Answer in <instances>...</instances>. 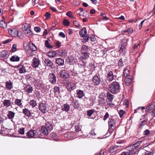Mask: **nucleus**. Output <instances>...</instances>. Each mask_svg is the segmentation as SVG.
Masks as SVG:
<instances>
[{
  "mask_svg": "<svg viewBox=\"0 0 155 155\" xmlns=\"http://www.w3.org/2000/svg\"><path fill=\"white\" fill-rule=\"evenodd\" d=\"M25 128H21L19 129L18 131L19 133L21 134H24L25 133Z\"/></svg>",
  "mask_w": 155,
  "mask_h": 155,
  "instance_id": "56",
  "label": "nucleus"
},
{
  "mask_svg": "<svg viewBox=\"0 0 155 155\" xmlns=\"http://www.w3.org/2000/svg\"><path fill=\"white\" fill-rule=\"evenodd\" d=\"M40 63V61L38 58H34L32 60V66L33 68H36L39 67Z\"/></svg>",
  "mask_w": 155,
  "mask_h": 155,
  "instance_id": "7",
  "label": "nucleus"
},
{
  "mask_svg": "<svg viewBox=\"0 0 155 155\" xmlns=\"http://www.w3.org/2000/svg\"><path fill=\"white\" fill-rule=\"evenodd\" d=\"M75 131L76 132H78V133L80 134L82 133V132L81 131L80 126L79 125H77L75 127Z\"/></svg>",
  "mask_w": 155,
  "mask_h": 155,
  "instance_id": "45",
  "label": "nucleus"
},
{
  "mask_svg": "<svg viewBox=\"0 0 155 155\" xmlns=\"http://www.w3.org/2000/svg\"><path fill=\"white\" fill-rule=\"evenodd\" d=\"M24 31L26 35L28 37L33 34L31 30L30 27L29 28V29L25 30Z\"/></svg>",
  "mask_w": 155,
  "mask_h": 155,
  "instance_id": "40",
  "label": "nucleus"
},
{
  "mask_svg": "<svg viewBox=\"0 0 155 155\" xmlns=\"http://www.w3.org/2000/svg\"><path fill=\"white\" fill-rule=\"evenodd\" d=\"M27 135L29 138H35V130H29L27 132Z\"/></svg>",
  "mask_w": 155,
  "mask_h": 155,
  "instance_id": "15",
  "label": "nucleus"
},
{
  "mask_svg": "<svg viewBox=\"0 0 155 155\" xmlns=\"http://www.w3.org/2000/svg\"><path fill=\"white\" fill-rule=\"evenodd\" d=\"M54 90L55 95L56 97L58 96L59 95L60 92L59 87H58L55 86L54 87Z\"/></svg>",
  "mask_w": 155,
  "mask_h": 155,
  "instance_id": "39",
  "label": "nucleus"
},
{
  "mask_svg": "<svg viewBox=\"0 0 155 155\" xmlns=\"http://www.w3.org/2000/svg\"><path fill=\"white\" fill-rule=\"evenodd\" d=\"M25 90L28 93H32L33 91L32 87L29 84H27L25 87Z\"/></svg>",
  "mask_w": 155,
  "mask_h": 155,
  "instance_id": "22",
  "label": "nucleus"
},
{
  "mask_svg": "<svg viewBox=\"0 0 155 155\" xmlns=\"http://www.w3.org/2000/svg\"><path fill=\"white\" fill-rule=\"evenodd\" d=\"M61 108L62 110L66 112H68L70 110V106L68 104H65L61 106Z\"/></svg>",
  "mask_w": 155,
  "mask_h": 155,
  "instance_id": "21",
  "label": "nucleus"
},
{
  "mask_svg": "<svg viewBox=\"0 0 155 155\" xmlns=\"http://www.w3.org/2000/svg\"><path fill=\"white\" fill-rule=\"evenodd\" d=\"M63 25L65 26H68L69 25L70 22L67 19H64L63 21Z\"/></svg>",
  "mask_w": 155,
  "mask_h": 155,
  "instance_id": "53",
  "label": "nucleus"
},
{
  "mask_svg": "<svg viewBox=\"0 0 155 155\" xmlns=\"http://www.w3.org/2000/svg\"><path fill=\"white\" fill-rule=\"evenodd\" d=\"M15 104L20 107V108H21L23 107L21 103V99H16L15 100Z\"/></svg>",
  "mask_w": 155,
  "mask_h": 155,
  "instance_id": "34",
  "label": "nucleus"
},
{
  "mask_svg": "<svg viewBox=\"0 0 155 155\" xmlns=\"http://www.w3.org/2000/svg\"><path fill=\"white\" fill-rule=\"evenodd\" d=\"M95 110L94 109L87 110V115L89 117H90L93 113L95 112Z\"/></svg>",
  "mask_w": 155,
  "mask_h": 155,
  "instance_id": "48",
  "label": "nucleus"
},
{
  "mask_svg": "<svg viewBox=\"0 0 155 155\" xmlns=\"http://www.w3.org/2000/svg\"><path fill=\"white\" fill-rule=\"evenodd\" d=\"M130 68L129 66L126 67L123 72V76L124 77H127L130 75Z\"/></svg>",
  "mask_w": 155,
  "mask_h": 155,
  "instance_id": "17",
  "label": "nucleus"
},
{
  "mask_svg": "<svg viewBox=\"0 0 155 155\" xmlns=\"http://www.w3.org/2000/svg\"><path fill=\"white\" fill-rule=\"evenodd\" d=\"M55 46L57 48H59L61 46V43L59 41H57L55 43Z\"/></svg>",
  "mask_w": 155,
  "mask_h": 155,
  "instance_id": "60",
  "label": "nucleus"
},
{
  "mask_svg": "<svg viewBox=\"0 0 155 155\" xmlns=\"http://www.w3.org/2000/svg\"><path fill=\"white\" fill-rule=\"evenodd\" d=\"M28 65V64L24 63L22 61L18 65L15 66V68L18 69L20 73H24L27 72Z\"/></svg>",
  "mask_w": 155,
  "mask_h": 155,
  "instance_id": "2",
  "label": "nucleus"
},
{
  "mask_svg": "<svg viewBox=\"0 0 155 155\" xmlns=\"http://www.w3.org/2000/svg\"><path fill=\"white\" fill-rule=\"evenodd\" d=\"M66 15L71 18H74L72 12H68L66 13Z\"/></svg>",
  "mask_w": 155,
  "mask_h": 155,
  "instance_id": "58",
  "label": "nucleus"
},
{
  "mask_svg": "<svg viewBox=\"0 0 155 155\" xmlns=\"http://www.w3.org/2000/svg\"><path fill=\"white\" fill-rule=\"evenodd\" d=\"M46 104L43 103H41L39 105V109L44 114L48 111Z\"/></svg>",
  "mask_w": 155,
  "mask_h": 155,
  "instance_id": "6",
  "label": "nucleus"
},
{
  "mask_svg": "<svg viewBox=\"0 0 155 155\" xmlns=\"http://www.w3.org/2000/svg\"><path fill=\"white\" fill-rule=\"evenodd\" d=\"M23 30L25 31V30L29 29V28L31 27V25L30 24L25 23L23 25Z\"/></svg>",
  "mask_w": 155,
  "mask_h": 155,
  "instance_id": "46",
  "label": "nucleus"
},
{
  "mask_svg": "<svg viewBox=\"0 0 155 155\" xmlns=\"http://www.w3.org/2000/svg\"><path fill=\"white\" fill-rule=\"evenodd\" d=\"M119 113L120 117H123L124 114H125V112L123 110H121L119 111Z\"/></svg>",
  "mask_w": 155,
  "mask_h": 155,
  "instance_id": "63",
  "label": "nucleus"
},
{
  "mask_svg": "<svg viewBox=\"0 0 155 155\" xmlns=\"http://www.w3.org/2000/svg\"><path fill=\"white\" fill-rule=\"evenodd\" d=\"M8 32L13 37H16L18 36L20 37L21 36V35H19L20 33L21 34V31H18L16 29L12 28V29L8 30Z\"/></svg>",
  "mask_w": 155,
  "mask_h": 155,
  "instance_id": "4",
  "label": "nucleus"
},
{
  "mask_svg": "<svg viewBox=\"0 0 155 155\" xmlns=\"http://www.w3.org/2000/svg\"><path fill=\"white\" fill-rule=\"evenodd\" d=\"M106 96L107 98L110 102H111L114 98V96L110 94L108 91L107 93Z\"/></svg>",
  "mask_w": 155,
  "mask_h": 155,
  "instance_id": "38",
  "label": "nucleus"
},
{
  "mask_svg": "<svg viewBox=\"0 0 155 155\" xmlns=\"http://www.w3.org/2000/svg\"><path fill=\"white\" fill-rule=\"evenodd\" d=\"M30 49L33 51H36L37 48L36 46L32 42H30L29 45Z\"/></svg>",
  "mask_w": 155,
  "mask_h": 155,
  "instance_id": "37",
  "label": "nucleus"
},
{
  "mask_svg": "<svg viewBox=\"0 0 155 155\" xmlns=\"http://www.w3.org/2000/svg\"><path fill=\"white\" fill-rule=\"evenodd\" d=\"M48 79L52 84H54L56 83V76L53 73L49 74L48 76Z\"/></svg>",
  "mask_w": 155,
  "mask_h": 155,
  "instance_id": "8",
  "label": "nucleus"
},
{
  "mask_svg": "<svg viewBox=\"0 0 155 155\" xmlns=\"http://www.w3.org/2000/svg\"><path fill=\"white\" fill-rule=\"evenodd\" d=\"M15 113L11 111H8L7 117L10 119L12 120L14 117Z\"/></svg>",
  "mask_w": 155,
  "mask_h": 155,
  "instance_id": "31",
  "label": "nucleus"
},
{
  "mask_svg": "<svg viewBox=\"0 0 155 155\" xmlns=\"http://www.w3.org/2000/svg\"><path fill=\"white\" fill-rule=\"evenodd\" d=\"M125 84L127 86L130 85L132 82V77L131 76H128L127 77H125Z\"/></svg>",
  "mask_w": 155,
  "mask_h": 155,
  "instance_id": "20",
  "label": "nucleus"
},
{
  "mask_svg": "<svg viewBox=\"0 0 155 155\" xmlns=\"http://www.w3.org/2000/svg\"><path fill=\"white\" fill-rule=\"evenodd\" d=\"M89 134H90L91 136H93L96 135V133H95L94 130H92L89 133Z\"/></svg>",
  "mask_w": 155,
  "mask_h": 155,
  "instance_id": "64",
  "label": "nucleus"
},
{
  "mask_svg": "<svg viewBox=\"0 0 155 155\" xmlns=\"http://www.w3.org/2000/svg\"><path fill=\"white\" fill-rule=\"evenodd\" d=\"M126 46L121 45V47L119 50V52L121 53H122L123 54L125 53L127 51Z\"/></svg>",
  "mask_w": 155,
  "mask_h": 155,
  "instance_id": "32",
  "label": "nucleus"
},
{
  "mask_svg": "<svg viewBox=\"0 0 155 155\" xmlns=\"http://www.w3.org/2000/svg\"><path fill=\"white\" fill-rule=\"evenodd\" d=\"M71 101V105L74 108L78 109L80 106V104L78 101L76 100H74V98H71L70 100Z\"/></svg>",
  "mask_w": 155,
  "mask_h": 155,
  "instance_id": "9",
  "label": "nucleus"
},
{
  "mask_svg": "<svg viewBox=\"0 0 155 155\" xmlns=\"http://www.w3.org/2000/svg\"><path fill=\"white\" fill-rule=\"evenodd\" d=\"M118 66L120 67H121L123 66L124 64L122 58H120L119 59L118 63Z\"/></svg>",
  "mask_w": 155,
  "mask_h": 155,
  "instance_id": "57",
  "label": "nucleus"
},
{
  "mask_svg": "<svg viewBox=\"0 0 155 155\" xmlns=\"http://www.w3.org/2000/svg\"><path fill=\"white\" fill-rule=\"evenodd\" d=\"M80 36L82 37H84L86 36L87 32L85 28L84 27L82 29L80 30L79 32Z\"/></svg>",
  "mask_w": 155,
  "mask_h": 155,
  "instance_id": "23",
  "label": "nucleus"
},
{
  "mask_svg": "<svg viewBox=\"0 0 155 155\" xmlns=\"http://www.w3.org/2000/svg\"><path fill=\"white\" fill-rule=\"evenodd\" d=\"M41 130L43 135H47L48 134V133L49 132L47 128H46L45 127H42Z\"/></svg>",
  "mask_w": 155,
  "mask_h": 155,
  "instance_id": "35",
  "label": "nucleus"
},
{
  "mask_svg": "<svg viewBox=\"0 0 155 155\" xmlns=\"http://www.w3.org/2000/svg\"><path fill=\"white\" fill-rule=\"evenodd\" d=\"M131 146L130 147H128V148H129V150L127 152H123L121 155H130L134 154L136 152V150L134 149H133L131 148Z\"/></svg>",
  "mask_w": 155,
  "mask_h": 155,
  "instance_id": "16",
  "label": "nucleus"
},
{
  "mask_svg": "<svg viewBox=\"0 0 155 155\" xmlns=\"http://www.w3.org/2000/svg\"><path fill=\"white\" fill-rule=\"evenodd\" d=\"M66 87L69 91H71L75 89L76 87L73 83L69 82L66 84Z\"/></svg>",
  "mask_w": 155,
  "mask_h": 155,
  "instance_id": "13",
  "label": "nucleus"
},
{
  "mask_svg": "<svg viewBox=\"0 0 155 155\" xmlns=\"http://www.w3.org/2000/svg\"><path fill=\"white\" fill-rule=\"evenodd\" d=\"M114 79V75L113 71L111 70H109L107 73L106 77V79L107 81H111Z\"/></svg>",
  "mask_w": 155,
  "mask_h": 155,
  "instance_id": "11",
  "label": "nucleus"
},
{
  "mask_svg": "<svg viewBox=\"0 0 155 155\" xmlns=\"http://www.w3.org/2000/svg\"><path fill=\"white\" fill-rule=\"evenodd\" d=\"M120 87L119 83L117 81H114L109 85V90L113 94L117 93L119 92Z\"/></svg>",
  "mask_w": 155,
  "mask_h": 155,
  "instance_id": "1",
  "label": "nucleus"
},
{
  "mask_svg": "<svg viewBox=\"0 0 155 155\" xmlns=\"http://www.w3.org/2000/svg\"><path fill=\"white\" fill-rule=\"evenodd\" d=\"M127 39H123L121 41V45L126 46L127 44Z\"/></svg>",
  "mask_w": 155,
  "mask_h": 155,
  "instance_id": "55",
  "label": "nucleus"
},
{
  "mask_svg": "<svg viewBox=\"0 0 155 155\" xmlns=\"http://www.w3.org/2000/svg\"><path fill=\"white\" fill-rule=\"evenodd\" d=\"M45 45L47 48H52L53 47V46L49 44V41L47 40L45 41Z\"/></svg>",
  "mask_w": 155,
  "mask_h": 155,
  "instance_id": "52",
  "label": "nucleus"
},
{
  "mask_svg": "<svg viewBox=\"0 0 155 155\" xmlns=\"http://www.w3.org/2000/svg\"><path fill=\"white\" fill-rule=\"evenodd\" d=\"M46 128H47L48 130L50 132L53 129V126L51 124H48L46 126Z\"/></svg>",
  "mask_w": 155,
  "mask_h": 155,
  "instance_id": "51",
  "label": "nucleus"
},
{
  "mask_svg": "<svg viewBox=\"0 0 155 155\" xmlns=\"http://www.w3.org/2000/svg\"><path fill=\"white\" fill-rule=\"evenodd\" d=\"M142 142L141 141H139L135 143L133 146H132V148L133 149H134L136 151V149L137 148V147L139 146L141 143Z\"/></svg>",
  "mask_w": 155,
  "mask_h": 155,
  "instance_id": "43",
  "label": "nucleus"
},
{
  "mask_svg": "<svg viewBox=\"0 0 155 155\" xmlns=\"http://www.w3.org/2000/svg\"><path fill=\"white\" fill-rule=\"evenodd\" d=\"M55 62L59 66H62L64 63V60L61 58H57Z\"/></svg>",
  "mask_w": 155,
  "mask_h": 155,
  "instance_id": "25",
  "label": "nucleus"
},
{
  "mask_svg": "<svg viewBox=\"0 0 155 155\" xmlns=\"http://www.w3.org/2000/svg\"><path fill=\"white\" fill-rule=\"evenodd\" d=\"M17 45L15 44H13L12 49L11 50V52H14L16 50Z\"/></svg>",
  "mask_w": 155,
  "mask_h": 155,
  "instance_id": "54",
  "label": "nucleus"
},
{
  "mask_svg": "<svg viewBox=\"0 0 155 155\" xmlns=\"http://www.w3.org/2000/svg\"><path fill=\"white\" fill-rule=\"evenodd\" d=\"M44 62L46 65L51 68H54L53 63L52 61L48 59H46L44 61Z\"/></svg>",
  "mask_w": 155,
  "mask_h": 155,
  "instance_id": "19",
  "label": "nucleus"
},
{
  "mask_svg": "<svg viewBox=\"0 0 155 155\" xmlns=\"http://www.w3.org/2000/svg\"><path fill=\"white\" fill-rule=\"evenodd\" d=\"M139 123H140L138 125V127L140 128H142L144 126L147 124V120L145 119L144 116L142 115L140 119Z\"/></svg>",
  "mask_w": 155,
  "mask_h": 155,
  "instance_id": "5",
  "label": "nucleus"
},
{
  "mask_svg": "<svg viewBox=\"0 0 155 155\" xmlns=\"http://www.w3.org/2000/svg\"><path fill=\"white\" fill-rule=\"evenodd\" d=\"M5 83L6 87L7 89L10 90L13 87V83L10 81H6Z\"/></svg>",
  "mask_w": 155,
  "mask_h": 155,
  "instance_id": "28",
  "label": "nucleus"
},
{
  "mask_svg": "<svg viewBox=\"0 0 155 155\" xmlns=\"http://www.w3.org/2000/svg\"><path fill=\"white\" fill-rule=\"evenodd\" d=\"M109 131L110 129L114 130L116 128V120L115 119L110 118L108 121Z\"/></svg>",
  "mask_w": 155,
  "mask_h": 155,
  "instance_id": "3",
  "label": "nucleus"
},
{
  "mask_svg": "<svg viewBox=\"0 0 155 155\" xmlns=\"http://www.w3.org/2000/svg\"><path fill=\"white\" fill-rule=\"evenodd\" d=\"M89 35H86V36H85L84 38L81 40L82 42L83 43H85L88 41L89 40Z\"/></svg>",
  "mask_w": 155,
  "mask_h": 155,
  "instance_id": "47",
  "label": "nucleus"
},
{
  "mask_svg": "<svg viewBox=\"0 0 155 155\" xmlns=\"http://www.w3.org/2000/svg\"><path fill=\"white\" fill-rule=\"evenodd\" d=\"M109 117V114L108 112H106L104 117L103 120H106Z\"/></svg>",
  "mask_w": 155,
  "mask_h": 155,
  "instance_id": "62",
  "label": "nucleus"
},
{
  "mask_svg": "<svg viewBox=\"0 0 155 155\" xmlns=\"http://www.w3.org/2000/svg\"><path fill=\"white\" fill-rule=\"evenodd\" d=\"M8 53L6 50H3L0 53L1 57L5 58H8Z\"/></svg>",
  "mask_w": 155,
  "mask_h": 155,
  "instance_id": "27",
  "label": "nucleus"
},
{
  "mask_svg": "<svg viewBox=\"0 0 155 155\" xmlns=\"http://www.w3.org/2000/svg\"><path fill=\"white\" fill-rule=\"evenodd\" d=\"M155 107V103L150 105L146 108V111H149L154 109Z\"/></svg>",
  "mask_w": 155,
  "mask_h": 155,
  "instance_id": "41",
  "label": "nucleus"
},
{
  "mask_svg": "<svg viewBox=\"0 0 155 155\" xmlns=\"http://www.w3.org/2000/svg\"><path fill=\"white\" fill-rule=\"evenodd\" d=\"M92 81L93 84L95 86H97L101 81L100 78L96 75L93 77Z\"/></svg>",
  "mask_w": 155,
  "mask_h": 155,
  "instance_id": "10",
  "label": "nucleus"
},
{
  "mask_svg": "<svg viewBox=\"0 0 155 155\" xmlns=\"http://www.w3.org/2000/svg\"><path fill=\"white\" fill-rule=\"evenodd\" d=\"M20 58L16 55L12 56L10 59L12 61H18L20 60Z\"/></svg>",
  "mask_w": 155,
  "mask_h": 155,
  "instance_id": "33",
  "label": "nucleus"
},
{
  "mask_svg": "<svg viewBox=\"0 0 155 155\" xmlns=\"http://www.w3.org/2000/svg\"><path fill=\"white\" fill-rule=\"evenodd\" d=\"M60 75L61 78H69V74L67 71L65 70H63L60 72Z\"/></svg>",
  "mask_w": 155,
  "mask_h": 155,
  "instance_id": "14",
  "label": "nucleus"
},
{
  "mask_svg": "<svg viewBox=\"0 0 155 155\" xmlns=\"http://www.w3.org/2000/svg\"><path fill=\"white\" fill-rule=\"evenodd\" d=\"M23 113L27 117H30L31 116L30 111L27 108H25L23 110Z\"/></svg>",
  "mask_w": 155,
  "mask_h": 155,
  "instance_id": "29",
  "label": "nucleus"
},
{
  "mask_svg": "<svg viewBox=\"0 0 155 155\" xmlns=\"http://www.w3.org/2000/svg\"><path fill=\"white\" fill-rule=\"evenodd\" d=\"M77 97L79 98H82L84 95L83 91L81 90H77Z\"/></svg>",
  "mask_w": 155,
  "mask_h": 155,
  "instance_id": "30",
  "label": "nucleus"
},
{
  "mask_svg": "<svg viewBox=\"0 0 155 155\" xmlns=\"http://www.w3.org/2000/svg\"><path fill=\"white\" fill-rule=\"evenodd\" d=\"M121 147L120 146L116 145L111 147L108 150V152L110 153H113L117 150H120Z\"/></svg>",
  "mask_w": 155,
  "mask_h": 155,
  "instance_id": "12",
  "label": "nucleus"
},
{
  "mask_svg": "<svg viewBox=\"0 0 155 155\" xmlns=\"http://www.w3.org/2000/svg\"><path fill=\"white\" fill-rule=\"evenodd\" d=\"M29 103L30 105H31L33 107H35L37 105L36 101L34 100H31Z\"/></svg>",
  "mask_w": 155,
  "mask_h": 155,
  "instance_id": "50",
  "label": "nucleus"
},
{
  "mask_svg": "<svg viewBox=\"0 0 155 155\" xmlns=\"http://www.w3.org/2000/svg\"><path fill=\"white\" fill-rule=\"evenodd\" d=\"M83 54L82 58L83 59H86L87 57V54L86 52H82L81 53Z\"/></svg>",
  "mask_w": 155,
  "mask_h": 155,
  "instance_id": "59",
  "label": "nucleus"
},
{
  "mask_svg": "<svg viewBox=\"0 0 155 155\" xmlns=\"http://www.w3.org/2000/svg\"><path fill=\"white\" fill-rule=\"evenodd\" d=\"M7 26V24L4 21H0V27L3 28H5Z\"/></svg>",
  "mask_w": 155,
  "mask_h": 155,
  "instance_id": "49",
  "label": "nucleus"
},
{
  "mask_svg": "<svg viewBox=\"0 0 155 155\" xmlns=\"http://www.w3.org/2000/svg\"><path fill=\"white\" fill-rule=\"evenodd\" d=\"M3 104L4 106L8 107L11 106L12 102L10 100H5L4 101Z\"/></svg>",
  "mask_w": 155,
  "mask_h": 155,
  "instance_id": "26",
  "label": "nucleus"
},
{
  "mask_svg": "<svg viewBox=\"0 0 155 155\" xmlns=\"http://www.w3.org/2000/svg\"><path fill=\"white\" fill-rule=\"evenodd\" d=\"M65 137H66L68 139H71L73 138L72 133L70 132H68L64 135Z\"/></svg>",
  "mask_w": 155,
  "mask_h": 155,
  "instance_id": "42",
  "label": "nucleus"
},
{
  "mask_svg": "<svg viewBox=\"0 0 155 155\" xmlns=\"http://www.w3.org/2000/svg\"><path fill=\"white\" fill-rule=\"evenodd\" d=\"M105 95L104 93H102L99 96V104L102 106L105 103L104 99V96Z\"/></svg>",
  "mask_w": 155,
  "mask_h": 155,
  "instance_id": "18",
  "label": "nucleus"
},
{
  "mask_svg": "<svg viewBox=\"0 0 155 155\" xmlns=\"http://www.w3.org/2000/svg\"><path fill=\"white\" fill-rule=\"evenodd\" d=\"M59 54L61 57H65L67 55L66 53L65 50H62L58 52Z\"/></svg>",
  "mask_w": 155,
  "mask_h": 155,
  "instance_id": "44",
  "label": "nucleus"
},
{
  "mask_svg": "<svg viewBox=\"0 0 155 155\" xmlns=\"http://www.w3.org/2000/svg\"><path fill=\"white\" fill-rule=\"evenodd\" d=\"M56 52L55 51H50L48 53V56L51 58L54 57L56 56Z\"/></svg>",
  "mask_w": 155,
  "mask_h": 155,
  "instance_id": "36",
  "label": "nucleus"
},
{
  "mask_svg": "<svg viewBox=\"0 0 155 155\" xmlns=\"http://www.w3.org/2000/svg\"><path fill=\"white\" fill-rule=\"evenodd\" d=\"M41 130L37 129L35 130V138H41L43 136Z\"/></svg>",
  "mask_w": 155,
  "mask_h": 155,
  "instance_id": "24",
  "label": "nucleus"
},
{
  "mask_svg": "<svg viewBox=\"0 0 155 155\" xmlns=\"http://www.w3.org/2000/svg\"><path fill=\"white\" fill-rule=\"evenodd\" d=\"M133 31V29L131 28H128L126 31H124V32H127L128 34H130Z\"/></svg>",
  "mask_w": 155,
  "mask_h": 155,
  "instance_id": "61",
  "label": "nucleus"
}]
</instances>
